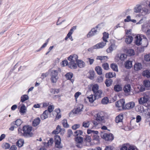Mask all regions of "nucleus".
<instances>
[{
    "label": "nucleus",
    "instance_id": "1",
    "mask_svg": "<svg viewBox=\"0 0 150 150\" xmlns=\"http://www.w3.org/2000/svg\"><path fill=\"white\" fill-rule=\"evenodd\" d=\"M78 57L76 54H72L70 55L68 58V59L69 61L68 67L71 69H75L77 67L76 64L78 59Z\"/></svg>",
    "mask_w": 150,
    "mask_h": 150
},
{
    "label": "nucleus",
    "instance_id": "2",
    "mask_svg": "<svg viewBox=\"0 0 150 150\" xmlns=\"http://www.w3.org/2000/svg\"><path fill=\"white\" fill-rule=\"evenodd\" d=\"M32 127L29 125H25L22 127V131L21 132L22 135L25 138H29L33 136L34 134L31 132Z\"/></svg>",
    "mask_w": 150,
    "mask_h": 150
},
{
    "label": "nucleus",
    "instance_id": "3",
    "mask_svg": "<svg viewBox=\"0 0 150 150\" xmlns=\"http://www.w3.org/2000/svg\"><path fill=\"white\" fill-rule=\"evenodd\" d=\"M150 101V92L144 93L143 97L138 99L139 103L140 105H145L148 103Z\"/></svg>",
    "mask_w": 150,
    "mask_h": 150
},
{
    "label": "nucleus",
    "instance_id": "4",
    "mask_svg": "<svg viewBox=\"0 0 150 150\" xmlns=\"http://www.w3.org/2000/svg\"><path fill=\"white\" fill-rule=\"evenodd\" d=\"M58 70L50 69L49 71V73L51 76V80L52 82L55 83L57 81L59 78L58 76Z\"/></svg>",
    "mask_w": 150,
    "mask_h": 150
},
{
    "label": "nucleus",
    "instance_id": "5",
    "mask_svg": "<svg viewBox=\"0 0 150 150\" xmlns=\"http://www.w3.org/2000/svg\"><path fill=\"white\" fill-rule=\"evenodd\" d=\"M55 147L59 149H62V145L61 143V139L60 136L58 135H56L54 136Z\"/></svg>",
    "mask_w": 150,
    "mask_h": 150
},
{
    "label": "nucleus",
    "instance_id": "6",
    "mask_svg": "<svg viewBox=\"0 0 150 150\" xmlns=\"http://www.w3.org/2000/svg\"><path fill=\"white\" fill-rule=\"evenodd\" d=\"M101 137L102 138L107 141H112L114 139V136L111 133H102Z\"/></svg>",
    "mask_w": 150,
    "mask_h": 150
},
{
    "label": "nucleus",
    "instance_id": "7",
    "mask_svg": "<svg viewBox=\"0 0 150 150\" xmlns=\"http://www.w3.org/2000/svg\"><path fill=\"white\" fill-rule=\"evenodd\" d=\"M125 103V100L123 99H121L115 103V105L116 107L119 108V110H121L124 109Z\"/></svg>",
    "mask_w": 150,
    "mask_h": 150
},
{
    "label": "nucleus",
    "instance_id": "8",
    "mask_svg": "<svg viewBox=\"0 0 150 150\" xmlns=\"http://www.w3.org/2000/svg\"><path fill=\"white\" fill-rule=\"evenodd\" d=\"M99 26L98 25L95 28H92L87 35V37L89 38L97 34L98 31L96 29L98 28Z\"/></svg>",
    "mask_w": 150,
    "mask_h": 150
},
{
    "label": "nucleus",
    "instance_id": "9",
    "mask_svg": "<svg viewBox=\"0 0 150 150\" xmlns=\"http://www.w3.org/2000/svg\"><path fill=\"white\" fill-rule=\"evenodd\" d=\"M104 117L101 112L98 113L95 117V120L98 122H104Z\"/></svg>",
    "mask_w": 150,
    "mask_h": 150
},
{
    "label": "nucleus",
    "instance_id": "10",
    "mask_svg": "<svg viewBox=\"0 0 150 150\" xmlns=\"http://www.w3.org/2000/svg\"><path fill=\"white\" fill-rule=\"evenodd\" d=\"M106 44V42H102L93 46L91 48L89 49L88 50L91 49H94L102 48Z\"/></svg>",
    "mask_w": 150,
    "mask_h": 150
},
{
    "label": "nucleus",
    "instance_id": "11",
    "mask_svg": "<svg viewBox=\"0 0 150 150\" xmlns=\"http://www.w3.org/2000/svg\"><path fill=\"white\" fill-rule=\"evenodd\" d=\"M135 106V103L134 102H130L127 103L125 107H124V110H129L133 108Z\"/></svg>",
    "mask_w": 150,
    "mask_h": 150
},
{
    "label": "nucleus",
    "instance_id": "12",
    "mask_svg": "<svg viewBox=\"0 0 150 150\" xmlns=\"http://www.w3.org/2000/svg\"><path fill=\"white\" fill-rule=\"evenodd\" d=\"M60 110L59 108L56 109L54 111L52 112V115L54 116V114L56 115L55 120H57L60 118L61 117V114H60Z\"/></svg>",
    "mask_w": 150,
    "mask_h": 150
},
{
    "label": "nucleus",
    "instance_id": "13",
    "mask_svg": "<svg viewBox=\"0 0 150 150\" xmlns=\"http://www.w3.org/2000/svg\"><path fill=\"white\" fill-rule=\"evenodd\" d=\"M83 108V105L82 104H79L77 105V108L75 109L74 112L75 114H79L82 111Z\"/></svg>",
    "mask_w": 150,
    "mask_h": 150
},
{
    "label": "nucleus",
    "instance_id": "14",
    "mask_svg": "<svg viewBox=\"0 0 150 150\" xmlns=\"http://www.w3.org/2000/svg\"><path fill=\"white\" fill-rule=\"evenodd\" d=\"M103 91L101 90H99L94 93V96L97 99L101 98L102 97Z\"/></svg>",
    "mask_w": 150,
    "mask_h": 150
},
{
    "label": "nucleus",
    "instance_id": "15",
    "mask_svg": "<svg viewBox=\"0 0 150 150\" xmlns=\"http://www.w3.org/2000/svg\"><path fill=\"white\" fill-rule=\"evenodd\" d=\"M133 40V38L132 36L130 35H126L125 42L127 44H130L132 42Z\"/></svg>",
    "mask_w": 150,
    "mask_h": 150
},
{
    "label": "nucleus",
    "instance_id": "16",
    "mask_svg": "<svg viewBox=\"0 0 150 150\" xmlns=\"http://www.w3.org/2000/svg\"><path fill=\"white\" fill-rule=\"evenodd\" d=\"M87 133L88 134H91L93 137H96V136H98V132L97 131H95L91 129H88L87 131Z\"/></svg>",
    "mask_w": 150,
    "mask_h": 150
},
{
    "label": "nucleus",
    "instance_id": "17",
    "mask_svg": "<svg viewBox=\"0 0 150 150\" xmlns=\"http://www.w3.org/2000/svg\"><path fill=\"white\" fill-rule=\"evenodd\" d=\"M142 8V7L140 5H137L134 8V11L136 13H141Z\"/></svg>",
    "mask_w": 150,
    "mask_h": 150
},
{
    "label": "nucleus",
    "instance_id": "18",
    "mask_svg": "<svg viewBox=\"0 0 150 150\" xmlns=\"http://www.w3.org/2000/svg\"><path fill=\"white\" fill-rule=\"evenodd\" d=\"M40 119L37 117L32 122V125L33 127H36L40 123Z\"/></svg>",
    "mask_w": 150,
    "mask_h": 150
},
{
    "label": "nucleus",
    "instance_id": "19",
    "mask_svg": "<svg viewBox=\"0 0 150 150\" xmlns=\"http://www.w3.org/2000/svg\"><path fill=\"white\" fill-rule=\"evenodd\" d=\"M142 66L141 64L140 63H137L134 65V69L135 71H138L142 69Z\"/></svg>",
    "mask_w": 150,
    "mask_h": 150
},
{
    "label": "nucleus",
    "instance_id": "20",
    "mask_svg": "<svg viewBox=\"0 0 150 150\" xmlns=\"http://www.w3.org/2000/svg\"><path fill=\"white\" fill-rule=\"evenodd\" d=\"M150 12V10L147 8L143 7L142 8L141 13L142 15H145L146 14L149 13Z\"/></svg>",
    "mask_w": 150,
    "mask_h": 150
},
{
    "label": "nucleus",
    "instance_id": "21",
    "mask_svg": "<svg viewBox=\"0 0 150 150\" xmlns=\"http://www.w3.org/2000/svg\"><path fill=\"white\" fill-rule=\"evenodd\" d=\"M123 89L125 93H129L130 92L131 89V85L129 84L126 85L124 86Z\"/></svg>",
    "mask_w": 150,
    "mask_h": 150
},
{
    "label": "nucleus",
    "instance_id": "22",
    "mask_svg": "<svg viewBox=\"0 0 150 150\" xmlns=\"http://www.w3.org/2000/svg\"><path fill=\"white\" fill-rule=\"evenodd\" d=\"M73 74L71 72H69L67 73L65 75V76L67 79L70 80L71 82L73 83L74 81L73 79H71V78L73 77Z\"/></svg>",
    "mask_w": 150,
    "mask_h": 150
},
{
    "label": "nucleus",
    "instance_id": "23",
    "mask_svg": "<svg viewBox=\"0 0 150 150\" xmlns=\"http://www.w3.org/2000/svg\"><path fill=\"white\" fill-rule=\"evenodd\" d=\"M123 116L122 114H120L117 116L115 118V122L116 123L121 122L122 121L123 119Z\"/></svg>",
    "mask_w": 150,
    "mask_h": 150
},
{
    "label": "nucleus",
    "instance_id": "24",
    "mask_svg": "<svg viewBox=\"0 0 150 150\" xmlns=\"http://www.w3.org/2000/svg\"><path fill=\"white\" fill-rule=\"evenodd\" d=\"M141 44L142 46L146 47L148 44V42L147 38L142 39Z\"/></svg>",
    "mask_w": 150,
    "mask_h": 150
},
{
    "label": "nucleus",
    "instance_id": "25",
    "mask_svg": "<svg viewBox=\"0 0 150 150\" xmlns=\"http://www.w3.org/2000/svg\"><path fill=\"white\" fill-rule=\"evenodd\" d=\"M116 74L115 72H109L106 73L105 75L106 78H110L115 77Z\"/></svg>",
    "mask_w": 150,
    "mask_h": 150
},
{
    "label": "nucleus",
    "instance_id": "26",
    "mask_svg": "<svg viewBox=\"0 0 150 150\" xmlns=\"http://www.w3.org/2000/svg\"><path fill=\"white\" fill-rule=\"evenodd\" d=\"M24 143V140L23 139H19L16 142V145L19 147H21L23 146Z\"/></svg>",
    "mask_w": 150,
    "mask_h": 150
},
{
    "label": "nucleus",
    "instance_id": "27",
    "mask_svg": "<svg viewBox=\"0 0 150 150\" xmlns=\"http://www.w3.org/2000/svg\"><path fill=\"white\" fill-rule=\"evenodd\" d=\"M142 74L143 76L146 77L147 78L150 77V70H144Z\"/></svg>",
    "mask_w": 150,
    "mask_h": 150
},
{
    "label": "nucleus",
    "instance_id": "28",
    "mask_svg": "<svg viewBox=\"0 0 150 150\" xmlns=\"http://www.w3.org/2000/svg\"><path fill=\"white\" fill-rule=\"evenodd\" d=\"M87 99L91 103H93L96 99H97L94 96L92 95H91L87 97Z\"/></svg>",
    "mask_w": 150,
    "mask_h": 150
},
{
    "label": "nucleus",
    "instance_id": "29",
    "mask_svg": "<svg viewBox=\"0 0 150 150\" xmlns=\"http://www.w3.org/2000/svg\"><path fill=\"white\" fill-rule=\"evenodd\" d=\"M26 108L24 104H22L19 110L20 112L22 114H24L26 112Z\"/></svg>",
    "mask_w": 150,
    "mask_h": 150
},
{
    "label": "nucleus",
    "instance_id": "30",
    "mask_svg": "<svg viewBox=\"0 0 150 150\" xmlns=\"http://www.w3.org/2000/svg\"><path fill=\"white\" fill-rule=\"evenodd\" d=\"M61 130V127L59 125H58L56 129L52 132V134H57L59 133Z\"/></svg>",
    "mask_w": 150,
    "mask_h": 150
},
{
    "label": "nucleus",
    "instance_id": "31",
    "mask_svg": "<svg viewBox=\"0 0 150 150\" xmlns=\"http://www.w3.org/2000/svg\"><path fill=\"white\" fill-rule=\"evenodd\" d=\"M142 39H140V38L138 36H137L135 38V44L139 46L141 45V42Z\"/></svg>",
    "mask_w": 150,
    "mask_h": 150
},
{
    "label": "nucleus",
    "instance_id": "32",
    "mask_svg": "<svg viewBox=\"0 0 150 150\" xmlns=\"http://www.w3.org/2000/svg\"><path fill=\"white\" fill-rule=\"evenodd\" d=\"M111 68L114 71L118 72V66L115 64L112 63L111 64L110 66Z\"/></svg>",
    "mask_w": 150,
    "mask_h": 150
},
{
    "label": "nucleus",
    "instance_id": "33",
    "mask_svg": "<svg viewBox=\"0 0 150 150\" xmlns=\"http://www.w3.org/2000/svg\"><path fill=\"white\" fill-rule=\"evenodd\" d=\"M29 99L28 96L27 95H22L21 98V101L22 103L24 102L25 101Z\"/></svg>",
    "mask_w": 150,
    "mask_h": 150
},
{
    "label": "nucleus",
    "instance_id": "34",
    "mask_svg": "<svg viewBox=\"0 0 150 150\" xmlns=\"http://www.w3.org/2000/svg\"><path fill=\"white\" fill-rule=\"evenodd\" d=\"M76 64L77 66H78L80 68H82L84 66V62L80 60H78Z\"/></svg>",
    "mask_w": 150,
    "mask_h": 150
},
{
    "label": "nucleus",
    "instance_id": "35",
    "mask_svg": "<svg viewBox=\"0 0 150 150\" xmlns=\"http://www.w3.org/2000/svg\"><path fill=\"white\" fill-rule=\"evenodd\" d=\"M22 123V121L20 119H18L15 121L12 122V125H16L17 126L20 125Z\"/></svg>",
    "mask_w": 150,
    "mask_h": 150
},
{
    "label": "nucleus",
    "instance_id": "36",
    "mask_svg": "<svg viewBox=\"0 0 150 150\" xmlns=\"http://www.w3.org/2000/svg\"><path fill=\"white\" fill-rule=\"evenodd\" d=\"M116 46L114 44H112L111 46L107 49V52L108 53L111 52L113 50L116 48Z\"/></svg>",
    "mask_w": 150,
    "mask_h": 150
},
{
    "label": "nucleus",
    "instance_id": "37",
    "mask_svg": "<svg viewBox=\"0 0 150 150\" xmlns=\"http://www.w3.org/2000/svg\"><path fill=\"white\" fill-rule=\"evenodd\" d=\"M95 71L97 72V73L99 75H101L102 74V69L100 66H97L95 67Z\"/></svg>",
    "mask_w": 150,
    "mask_h": 150
},
{
    "label": "nucleus",
    "instance_id": "38",
    "mask_svg": "<svg viewBox=\"0 0 150 150\" xmlns=\"http://www.w3.org/2000/svg\"><path fill=\"white\" fill-rule=\"evenodd\" d=\"M125 66L127 69L131 68L132 66V62L129 61H127L125 63Z\"/></svg>",
    "mask_w": 150,
    "mask_h": 150
},
{
    "label": "nucleus",
    "instance_id": "39",
    "mask_svg": "<svg viewBox=\"0 0 150 150\" xmlns=\"http://www.w3.org/2000/svg\"><path fill=\"white\" fill-rule=\"evenodd\" d=\"M127 53L129 56H132L134 54V50L132 49H129L126 50Z\"/></svg>",
    "mask_w": 150,
    "mask_h": 150
},
{
    "label": "nucleus",
    "instance_id": "40",
    "mask_svg": "<svg viewBox=\"0 0 150 150\" xmlns=\"http://www.w3.org/2000/svg\"><path fill=\"white\" fill-rule=\"evenodd\" d=\"M103 40L105 42H107L108 41L107 39L108 38L109 34L108 33L105 32L103 33Z\"/></svg>",
    "mask_w": 150,
    "mask_h": 150
},
{
    "label": "nucleus",
    "instance_id": "41",
    "mask_svg": "<svg viewBox=\"0 0 150 150\" xmlns=\"http://www.w3.org/2000/svg\"><path fill=\"white\" fill-rule=\"evenodd\" d=\"M144 84L146 87L148 89H150V81L147 80L144 81Z\"/></svg>",
    "mask_w": 150,
    "mask_h": 150
},
{
    "label": "nucleus",
    "instance_id": "42",
    "mask_svg": "<svg viewBox=\"0 0 150 150\" xmlns=\"http://www.w3.org/2000/svg\"><path fill=\"white\" fill-rule=\"evenodd\" d=\"M47 106H48L47 108V111H48L49 112H53V110L54 109V105H49V104L48 103L47 104Z\"/></svg>",
    "mask_w": 150,
    "mask_h": 150
},
{
    "label": "nucleus",
    "instance_id": "43",
    "mask_svg": "<svg viewBox=\"0 0 150 150\" xmlns=\"http://www.w3.org/2000/svg\"><path fill=\"white\" fill-rule=\"evenodd\" d=\"M122 87L120 85H116L114 87V90L117 92H118L121 91L122 89Z\"/></svg>",
    "mask_w": 150,
    "mask_h": 150
},
{
    "label": "nucleus",
    "instance_id": "44",
    "mask_svg": "<svg viewBox=\"0 0 150 150\" xmlns=\"http://www.w3.org/2000/svg\"><path fill=\"white\" fill-rule=\"evenodd\" d=\"M98 89L99 86L97 84H96L93 85L92 90L94 93L97 91L98 90H99Z\"/></svg>",
    "mask_w": 150,
    "mask_h": 150
},
{
    "label": "nucleus",
    "instance_id": "45",
    "mask_svg": "<svg viewBox=\"0 0 150 150\" xmlns=\"http://www.w3.org/2000/svg\"><path fill=\"white\" fill-rule=\"evenodd\" d=\"M109 99L107 97L104 98L101 100L102 103L104 105L107 104L109 103Z\"/></svg>",
    "mask_w": 150,
    "mask_h": 150
},
{
    "label": "nucleus",
    "instance_id": "46",
    "mask_svg": "<svg viewBox=\"0 0 150 150\" xmlns=\"http://www.w3.org/2000/svg\"><path fill=\"white\" fill-rule=\"evenodd\" d=\"M89 74L88 76V78L91 80H93L94 79V72L93 71H89Z\"/></svg>",
    "mask_w": 150,
    "mask_h": 150
},
{
    "label": "nucleus",
    "instance_id": "47",
    "mask_svg": "<svg viewBox=\"0 0 150 150\" xmlns=\"http://www.w3.org/2000/svg\"><path fill=\"white\" fill-rule=\"evenodd\" d=\"M41 118L42 120L45 119L47 118V110H45L41 115Z\"/></svg>",
    "mask_w": 150,
    "mask_h": 150
},
{
    "label": "nucleus",
    "instance_id": "48",
    "mask_svg": "<svg viewBox=\"0 0 150 150\" xmlns=\"http://www.w3.org/2000/svg\"><path fill=\"white\" fill-rule=\"evenodd\" d=\"M90 122L88 121H86L83 122L82 123V126L85 128H88L89 126Z\"/></svg>",
    "mask_w": 150,
    "mask_h": 150
},
{
    "label": "nucleus",
    "instance_id": "49",
    "mask_svg": "<svg viewBox=\"0 0 150 150\" xmlns=\"http://www.w3.org/2000/svg\"><path fill=\"white\" fill-rule=\"evenodd\" d=\"M92 123L95 127H98L100 125V124L101 122H98L95 120L93 121Z\"/></svg>",
    "mask_w": 150,
    "mask_h": 150
},
{
    "label": "nucleus",
    "instance_id": "50",
    "mask_svg": "<svg viewBox=\"0 0 150 150\" xmlns=\"http://www.w3.org/2000/svg\"><path fill=\"white\" fill-rule=\"evenodd\" d=\"M2 147L3 148L5 149H9L10 147V145L7 143H5L2 144Z\"/></svg>",
    "mask_w": 150,
    "mask_h": 150
},
{
    "label": "nucleus",
    "instance_id": "51",
    "mask_svg": "<svg viewBox=\"0 0 150 150\" xmlns=\"http://www.w3.org/2000/svg\"><path fill=\"white\" fill-rule=\"evenodd\" d=\"M112 80L111 79H106L105 81V83L107 87H109L112 84Z\"/></svg>",
    "mask_w": 150,
    "mask_h": 150
},
{
    "label": "nucleus",
    "instance_id": "52",
    "mask_svg": "<svg viewBox=\"0 0 150 150\" xmlns=\"http://www.w3.org/2000/svg\"><path fill=\"white\" fill-rule=\"evenodd\" d=\"M129 146V144H123L121 148V150H127V148Z\"/></svg>",
    "mask_w": 150,
    "mask_h": 150
},
{
    "label": "nucleus",
    "instance_id": "53",
    "mask_svg": "<svg viewBox=\"0 0 150 150\" xmlns=\"http://www.w3.org/2000/svg\"><path fill=\"white\" fill-rule=\"evenodd\" d=\"M76 141L77 143H82L83 142V139L82 137H78L76 138Z\"/></svg>",
    "mask_w": 150,
    "mask_h": 150
},
{
    "label": "nucleus",
    "instance_id": "54",
    "mask_svg": "<svg viewBox=\"0 0 150 150\" xmlns=\"http://www.w3.org/2000/svg\"><path fill=\"white\" fill-rule=\"evenodd\" d=\"M127 57V55L124 54H120V59L121 60H124Z\"/></svg>",
    "mask_w": 150,
    "mask_h": 150
},
{
    "label": "nucleus",
    "instance_id": "55",
    "mask_svg": "<svg viewBox=\"0 0 150 150\" xmlns=\"http://www.w3.org/2000/svg\"><path fill=\"white\" fill-rule=\"evenodd\" d=\"M54 143V140L52 138H50L47 142V146H51Z\"/></svg>",
    "mask_w": 150,
    "mask_h": 150
},
{
    "label": "nucleus",
    "instance_id": "56",
    "mask_svg": "<svg viewBox=\"0 0 150 150\" xmlns=\"http://www.w3.org/2000/svg\"><path fill=\"white\" fill-rule=\"evenodd\" d=\"M144 59L147 62L150 61V54L145 55L144 57Z\"/></svg>",
    "mask_w": 150,
    "mask_h": 150
},
{
    "label": "nucleus",
    "instance_id": "57",
    "mask_svg": "<svg viewBox=\"0 0 150 150\" xmlns=\"http://www.w3.org/2000/svg\"><path fill=\"white\" fill-rule=\"evenodd\" d=\"M103 68L105 70H107L109 69L108 64L107 63H105L102 64Z\"/></svg>",
    "mask_w": 150,
    "mask_h": 150
},
{
    "label": "nucleus",
    "instance_id": "58",
    "mask_svg": "<svg viewBox=\"0 0 150 150\" xmlns=\"http://www.w3.org/2000/svg\"><path fill=\"white\" fill-rule=\"evenodd\" d=\"M62 124L63 126L67 128L69 127V125L67 123V121L66 120H63Z\"/></svg>",
    "mask_w": 150,
    "mask_h": 150
},
{
    "label": "nucleus",
    "instance_id": "59",
    "mask_svg": "<svg viewBox=\"0 0 150 150\" xmlns=\"http://www.w3.org/2000/svg\"><path fill=\"white\" fill-rule=\"evenodd\" d=\"M47 45V42H46L45 43L42 45L41 47L38 50H36L35 52H38L40 51L42 49L45 47Z\"/></svg>",
    "mask_w": 150,
    "mask_h": 150
},
{
    "label": "nucleus",
    "instance_id": "60",
    "mask_svg": "<svg viewBox=\"0 0 150 150\" xmlns=\"http://www.w3.org/2000/svg\"><path fill=\"white\" fill-rule=\"evenodd\" d=\"M80 126V125L79 124H76L72 126V128L74 130H76L77 129L79 128Z\"/></svg>",
    "mask_w": 150,
    "mask_h": 150
},
{
    "label": "nucleus",
    "instance_id": "61",
    "mask_svg": "<svg viewBox=\"0 0 150 150\" xmlns=\"http://www.w3.org/2000/svg\"><path fill=\"white\" fill-rule=\"evenodd\" d=\"M82 132L81 130H77L74 132V135L76 136L81 135L82 134Z\"/></svg>",
    "mask_w": 150,
    "mask_h": 150
},
{
    "label": "nucleus",
    "instance_id": "62",
    "mask_svg": "<svg viewBox=\"0 0 150 150\" xmlns=\"http://www.w3.org/2000/svg\"><path fill=\"white\" fill-rule=\"evenodd\" d=\"M128 150H138L134 146H131L129 145Z\"/></svg>",
    "mask_w": 150,
    "mask_h": 150
},
{
    "label": "nucleus",
    "instance_id": "63",
    "mask_svg": "<svg viewBox=\"0 0 150 150\" xmlns=\"http://www.w3.org/2000/svg\"><path fill=\"white\" fill-rule=\"evenodd\" d=\"M136 122L138 123L141 120V117L140 115H137L136 117Z\"/></svg>",
    "mask_w": 150,
    "mask_h": 150
},
{
    "label": "nucleus",
    "instance_id": "64",
    "mask_svg": "<svg viewBox=\"0 0 150 150\" xmlns=\"http://www.w3.org/2000/svg\"><path fill=\"white\" fill-rule=\"evenodd\" d=\"M85 140L88 142H90L91 141V138L90 136L87 135L85 138Z\"/></svg>",
    "mask_w": 150,
    "mask_h": 150
}]
</instances>
